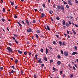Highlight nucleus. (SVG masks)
Here are the masks:
<instances>
[{"mask_svg":"<svg viewBox=\"0 0 78 78\" xmlns=\"http://www.w3.org/2000/svg\"><path fill=\"white\" fill-rule=\"evenodd\" d=\"M60 73L61 74V75H62V71H60Z\"/></svg>","mask_w":78,"mask_h":78,"instance_id":"a18cd8bd","label":"nucleus"},{"mask_svg":"<svg viewBox=\"0 0 78 78\" xmlns=\"http://www.w3.org/2000/svg\"><path fill=\"white\" fill-rule=\"evenodd\" d=\"M13 35L15 37H17V35H16V34H13Z\"/></svg>","mask_w":78,"mask_h":78,"instance_id":"37998d69","label":"nucleus"},{"mask_svg":"<svg viewBox=\"0 0 78 78\" xmlns=\"http://www.w3.org/2000/svg\"><path fill=\"white\" fill-rule=\"evenodd\" d=\"M56 19H57V20H59V17H57L56 18Z\"/></svg>","mask_w":78,"mask_h":78,"instance_id":"603ef678","label":"nucleus"},{"mask_svg":"<svg viewBox=\"0 0 78 78\" xmlns=\"http://www.w3.org/2000/svg\"><path fill=\"white\" fill-rule=\"evenodd\" d=\"M64 55L65 56H67L69 54H68V52L67 51H66L64 52Z\"/></svg>","mask_w":78,"mask_h":78,"instance_id":"7ed1b4c3","label":"nucleus"},{"mask_svg":"<svg viewBox=\"0 0 78 78\" xmlns=\"http://www.w3.org/2000/svg\"><path fill=\"white\" fill-rule=\"evenodd\" d=\"M53 7H54V8H56V5H55V4H54L53 5Z\"/></svg>","mask_w":78,"mask_h":78,"instance_id":"bf43d9fd","label":"nucleus"},{"mask_svg":"<svg viewBox=\"0 0 78 78\" xmlns=\"http://www.w3.org/2000/svg\"><path fill=\"white\" fill-rule=\"evenodd\" d=\"M14 17L15 19H16L17 18V16L16 15H14Z\"/></svg>","mask_w":78,"mask_h":78,"instance_id":"ea45409f","label":"nucleus"},{"mask_svg":"<svg viewBox=\"0 0 78 78\" xmlns=\"http://www.w3.org/2000/svg\"><path fill=\"white\" fill-rule=\"evenodd\" d=\"M39 11H41V12H42V11H43V9H40Z\"/></svg>","mask_w":78,"mask_h":78,"instance_id":"09e8293b","label":"nucleus"},{"mask_svg":"<svg viewBox=\"0 0 78 78\" xmlns=\"http://www.w3.org/2000/svg\"><path fill=\"white\" fill-rule=\"evenodd\" d=\"M53 62V60L52 59H51L50 61V63H51V62Z\"/></svg>","mask_w":78,"mask_h":78,"instance_id":"8fccbe9b","label":"nucleus"},{"mask_svg":"<svg viewBox=\"0 0 78 78\" xmlns=\"http://www.w3.org/2000/svg\"><path fill=\"white\" fill-rule=\"evenodd\" d=\"M35 36L36 37V38H37V39H38L39 38V37H38V35H37V34H35Z\"/></svg>","mask_w":78,"mask_h":78,"instance_id":"2f4dec72","label":"nucleus"},{"mask_svg":"<svg viewBox=\"0 0 78 78\" xmlns=\"http://www.w3.org/2000/svg\"><path fill=\"white\" fill-rule=\"evenodd\" d=\"M61 54H62V55H63V54H64V52L62 50H61Z\"/></svg>","mask_w":78,"mask_h":78,"instance_id":"f704fd0d","label":"nucleus"},{"mask_svg":"<svg viewBox=\"0 0 78 78\" xmlns=\"http://www.w3.org/2000/svg\"><path fill=\"white\" fill-rule=\"evenodd\" d=\"M69 19H70L72 20V19H73V16H69Z\"/></svg>","mask_w":78,"mask_h":78,"instance_id":"c85d7f7f","label":"nucleus"},{"mask_svg":"<svg viewBox=\"0 0 78 78\" xmlns=\"http://www.w3.org/2000/svg\"><path fill=\"white\" fill-rule=\"evenodd\" d=\"M62 11H64V9H65V8H64V6L63 5H61V8Z\"/></svg>","mask_w":78,"mask_h":78,"instance_id":"f03ea898","label":"nucleus"},{"mask_svg":"<svg viewBox=\"0 0 78 78\" xmlns=\"http://www.w3.org/2000/svg\"><path fill=\"white\" fill-rule=\"evenodd\" d=\"M47 28L48 30V31H50V27H49L48 25L47 26Z\"/></svg>","mask_w":78,"mask_h":78,"instance_id":"f8f14e48","label":"nucleus"},{"mask_svg":"<svg viewBox=\"0 0 78 78\" xmlns=\"http://www.w3.org/2000/svg\"><path fill=\"white\" fill-rule=\"evenodd\" d=\"M57 57L58 58H61V56L60 55H58Z\"/></svg>","mask_w":78,"mask_h":78,"instance_id":"864d4df0","label":"nucleus"},{"mask_svg":"<svg viewBox=\"0 0 78 78\" xmlns=\"http://www.w3.org/2000/svg\"><path fill=\"white\" fill-rule=\"evenodd\" d=\"M0 70H3V67H1L0 68Z\"/></svg>","mask_w":78,"mask_h":78,"instance_id":"de8ad7c7","label":"nucleus"},{"mask_svg":"<svg viewBox=\"0 0 78 78\" xmlns=\"http://www.w3.org/2000/svg\"><path fill=\"white\" fill-rule=\"evenodd\" d=\"M10 3H11V5H12V6H13L14 5V2H10Z\"/></svg>","mask_w":78,"mask_h":78,"instance_id":"b1692460","label":"nucleus"},{"mask_svg":"<svg viewBox=\"0 0 78 78\" xmlns=\"http://www.w3.org/2000/svg\"><path fill=\"white\" fill-rule=\"evenodd\" d=\"M15 42L16 43V44H19V43H18V42L17 40H15Z\"/></svg>","mask_w":78,"mask_h":78,"instance_id":"4c0bfd02","label":"nucleus"},{"mask_svg":"<svg viewBox=\"0 0 78 78\" xmlns=\"http://www.w3.org/2000/svg\"><path fill=\"white\" fill-rule=\"evenodd\" d=\"M78 53L76 52H73L72 54V55H77Z\"/></svg>","mask_w":78,"mask_h":78,"instance_id":"0eeeda50","label":"nucleus"},{"mask_svg":"<svg viewBox=\"0 0 78 78\" xmlns=\"http://www.w3.org/2000/svg\"><path fill=\"white\" fill-rule=\"evenodd\" d=\"M26 22L28 25H30V23H29V21H28V20H26Z\"/></svg>","mask_w":78,"mask_h":78,"instance_id":"1a4fd4ad","label":"nucleus"},{"mask_svg":"<svg viewBox=\"0 0 78 78\" xmlns=\"http://www.w3.org/2000/svg\"><path fill=\"white\" fill-rule=\"evenodd\" d=\"M34 78H37V76H36V75H34Z\"/></svg>","mask_w":78,"mask_h":78,"instance_id":"e2e57ef3","label":"nucleus"},{"mask_svg":"<svg viewBox=\"0 0 78 78\" xmlns=\"http://www.w3.org/2000/svg\"><path fill=\"white\" fill-rule=\"evenodd\" d=\"M61 61H58V62H57V64H58V66H59V65H60V64H61Z\"/></svg>","mask_w":78,"mask_h":78,"instance_id":"2eb2a0df","label":"nucleus"},{"mask_svg":"<svg viewBox=\"0 0 78 78\" xmlns=\"http://www.w3.org/2000/svg\"><path fill=\"white\" fill-rule=\"evenodd\" d=\"M40 36L42 37H44V34H43V33H40Z\"/></svg>","mask_w":78,"mask_h":78,"instance_id":"423d86ee","label":"nucleus"},{"mask_svg":"<svg viewBox=\"0 0 78 78\" xmlns=\"http://www.w3.org/2000/svg\"><path fill=\"white\" fill-rule=\"evenodd\" d=\"M12 68L14 70L15 69V68H14V66H12Z\"/></svg>","mask_w":78,"mask_h":78,"instance_id":"13d9d810","label":"nucleus"},{"mask_svg":"<svg viewBox=\"0 0 78 78\" xmlns=\"http://www.w3.org/2000/svg\"><path fill=\"white\" fill-rule=\"evenodd\" d=\"M59 43V44L61 47V46H62V41H59L58 42Z\"/></svg>","mask_w":78,"mask_h":78,"instance_id":"a211bd4d","label":"nucleus"},{"mask_svg":"<svg viewBox=\"0 0 78 78\" xmlns=\"http://www.w3.org/2000/svg\"><path fill=\"white\" fill-rule=\"evenodd\" d=\"M27 33H29V32L30 33L32 31V30L31 28H29L28 29H27Z\"/></svg>","mask_w":78,"mask_h":78,"instance_id":"20e7f679","label":"nucleus"},{"mask_svg":"<svg viewBox=\"0 0 78 78\" xmlns=\"http://www.w3.org/2000/svg\"><path fill=\"white\" fill-rule=\"evenodd\" d=\"M68 4L70 5H72V1L71 0H69L68 1Z\"/></svg>","mask_w":78,"mask_h":78,"instance_id":"39448f33","label":"nucleus"},{"mask_svg":"<svg viewBox=\"0 0 78 78\" xmlns=\"http://www.w3.org/2000/svg\"><path fill=\"white\" fill-rule=\"evenodd\" d=\"M53 44H56V42L55 41H53Z\"/></svg>","mask_w":78,"mask_h":78,"instance_id":"bb28decb","label":"nucleus"},{"mask_svg":"<svg viewBox=\"0 0 78 78\" xmlns=\"http://www.w3.org/2000/svg\"><path fill=\"white\" fill-rule=\"evenodd\" d=\"M42 5L43 8H45V4H42Z\"/></svg>","mask_w":78,"mask_h":78,"instance_id":"cd10ccee","label":"nucleus"},{"mask_svg":"<svg viewBox=\"0 0 78 78\" xmlns=\"http://www.w3.org/2000/svg\"><path fill=\"white\" fill-rule=\"evenodd\" d=\"M22 23H23V25H25V22L23 21H22Z\"/></svg>","mask_w":78,"mask_h":78,"instance_id":"3c124183","label":"nucleus"},{"mask_svg":"<svg viewBox=\"0 0 78 78\" xmlns=\"http://www.w3.org/2000/svg\"><path fill=\"white\" fill-rule=\"evenodd\" d=\"M70 78H73V74H72L70 76Z\"/></svg>","mask_w":78,"mask_h":78,"instance_id":"7c9ffc66","label":"nucleus"},{"mask_svg":"<svg viewBox=\"0 0 78 78\" xmlns=\"http://www.w3.org/2000/svg\"><path fill=\"white\" fill-rule=\"evenodd\" d=\"M63 3H64V4H66V5H67V2H66L65 3V2L64 1L63 2Z\"/></svg>","mask_w":78,"mask_h":78,"instance_id":"49530a36","label":"nucleus"},{"mask_svg":"<svg viewBox=\"0 0 78 78\" xmlns=\"http://www.w3.org/2000/svg\"><path fill=\"white\" fill-rule=\"evenodd\" d=\"M68 22H69V25H71V22H70V21H68Z\"/></svg>","mask_w":78,"mask_h":78,"instance_id":"0e129e2a","label":"nucleus"},{"mask_svg":"<svg viewBox=\"0 0 78 78\" xmlns=\"http://www.w3.org/2000/svg\"><path fill=\"white\" fill-rule=\"evenodd\" d=\"M17 23L18 24V25H19L20 27H22V24H20V22H18Z\"/></svg>","mask_w":78,"mask_h":78,"instance_id":"f3484780","label":"nucleus"},{"mask_svg":"<svg viewBox=\"0 0 78 78\" xmlns=\"http://www.w3.org/2000/svg\"><path fill=\"white\" fill-rule=\"evenodd\" d=\"M36 32L37 33H38V34H39V33H40V30H37L36 31Z\"/></svg>","mask_w":78,"mask_h":78,"instance_id":"4be33fe9","label":"nucleus"},{"mask_svg":"<svg viewBox=\"0 0 78 78\" xmlns=\"http://www.w3.org/2000/svg\"><path fill=\"white\" fill-rule=\"evenodd\" d=\"M1 20L2 21V22H5V19H4V18H2Z\"/></svg>","mask_w":78,"mask_h":78,"instance_id":"c9c22d12","label":"nucleus"},{"mask_svg":"<svg viewBox=\"0 0 78 78\" xmlns=\"http://www.w3.org/2000/svg\"><path fill=\"white\" fill-rule=\"evenodd\" d=\"M7 49L9 53H12V50L11 48H10V47H8L7 48Z\"/></svg>","mask_w":78,"mask_h":78,"instance_id":"f257e3e1","label":"nucleus"},{"mask_svg":"<svg viewBox=\"0 0 78 78\" xmlns=\"http://www.w3.org/2000/svg\"><path fill=\"white\" fill-rule=\"evenodd\" d=\"M44 60L45 61H47V57H45L44 58Z\"/></svg>","mask_w":78,"mask_h":78,"instance_id":"6ab92c4d","label":"nucleus"},{"mask_svg":"<svg viewBox=\"0 0 78 78\" xmlns=\"http://www.w3.org/2000/svg\"><path fill=\"white\" fill-rule=\"evenodd\" d=\"M73 69H74L75 70H76V68H75V67L74 66H73Z\"/></svg>","mask_w":78,"mask_h":78,"instance_id":"680f3d73","label":"nucleus"},{"mask_svg":"<svg viewBox=\"0 0 78 78\" xmlns=\"http://www.w3.org/2000/svg\"><path fill=\"white\" fill-rule=\"evenodd\" d=\"M38 62H40V63H42V60H41V58L39 60H38Z\"/></svg>","mask_w":78,"mask_h":78,"instance_id":"9b49d317","label":"nucleus"},{"mask_svg":"<svg viewBox=\"0 0 78 78\" xmlns=\"http://www.w3.org/2000/svg\"><path fill=\"white\" fill-rule=\"evenodd\" d=\"M49 49L50 50H51V51H52V50H53V49H52V48L51 47H49Z\"/></svg>","mask_w":78,"mask_h":78,"instance_id":"a19ab883","label":"nucleus"},{"mask_svg":"<svg viewBox=\"0 0 78 78\" xmlns=\"http://www.w3.org/2000/svg\"><path fill=\"white\" fill-rule=\"evenodd\" d=\"M74 25H75V27H78V25H77V24H74Z\"/></svg>","mask_w":78,"mask_h":78,"instance_id":"5fc2aeb1","label":"nucleus"},{"mask_svg":"<svg viewBox=\"0 0 78 78\" xmlns=\"http://www.w3.org/2000/svg\"><path fill=\"white\" fill-rule=\"evenodd\" d=\"M62 45H66V41H63L62 43Z\"/></svg>","mask_w":78,"mask_h":78,"instance_id":"5701e85b","label":"nucleus"},{"mask_svg":"<svg viewBox=\"0 0 78 78\" xmlns=\"http://www.w3.org/2000/svg\"><path fill=\"white\" fill-rule=\"evenodd\" d=\"M66 8H67V9H69V6L68 5H66Z\"/></svg>","mask_w":78,"mask_h":78,"instance_id":"393cba45","label":"nucleus"},{"mask_svg":"<svg viewBox=\"0 0 78 78\" xmlns=\"http://www.w3.org/2000/svg\"><path fill=\"white\" fill-rule=\"evenodd\" d=\"M9 45H10V46H11V45H12V44H11V43H9Z\"/></svg>","mask_w":78,"mask_h":78,"instance_id":"774afa93","label":"nucleus"},{"mask_svg":"<svg viewBox=\"0 0 78 78\" xmlns=\"http://www.w3.org/2000/svg\"><path fill=\"white\" fill-rule=\"evenodd\" d=\"M33 23H36V20H33Z\"/></svg>","mask_w":78,"mask_h":78,"instance_id":"473e14b6","label":"nucleus"},{"mask_svg":"<svg viewBox=\"0 0 78 78\" xmlns=\"http://www.w3.org/2000/svg\"><path fill=\"white\" fill-rule=\"evenodd\" d=\"M45 16V14L43 13H42L41 14V18H43Z\"/></svg>","mask_w":78,"mask_h":78,"instance_id":"6e6552de","label":"nucleus"},{"mask_svg":"<svg viewBox=\"0 0 78 78\" xmlns=\"http://www.w3.org/2000/svg\"><path fill=\"white\" fill-rule=\"evenodd\" d=\"M74 48L75 50H77V49H78V48H77V47H76V46H74Z\"/></svg>","mask_w":78,"mask_h":78,"instance_id":"72a5a7b5","label":"nucleus"},{"mask_svg":"<svg viewBox=\"0 0 78 78\" xmlns=\"http://www.w3.org/2000/svg\"><path fill=\"white\" fill-rule=\"evenodd\" d=\"M44 64H42L41 65V67H44Z\"/></svg>","mask_w":78,"mask_h":78,"instance_id":"338daca9","label":"nucleus"},{"mask_svg":"<svg viewBox=\"0 0 78 78\" xmlns=\"http://www.w3.org/2000/svg\"><path fill=\"white\" fill-rule=\"evenodd\" d=\"M55 36L57 37V38H59V36L58 35H55Z\"/></svg>","mask_w":78,"mask_h":78,"instance_id":"052dcab7","label":"nucleus"},{"mask_svg":"<svg viewBox=\"0 0 78 78\" xmlns=\"http://www.w3.org/2000/svg\"><path fill=\"white\" fill-rule=\"evenodd\" d=\"M46 55H47V54L48 53V50H49L47 48H46Z\"/></svg>","mask_w":78,"mask_h":78,"instance_id":"9d476101","label":"nucleus"},{"mask_svg":"<svg viewBox=\"0 0 78 78\" xmlns=\"http://www.w3.org/2000/svg\"><path fill=\"white\" fill-rule=\"evenodd\" d=\"M40 50L41 52H42V53H43V52H44V49H43L41 48Z\"/></svg>","mask_w":78,"mask_h":78,"instance_id":"c756f323","label":"nucleus"},{"mask_svg":"<svg viewBox=\"0 0 78 78\" xmlns=\"http://www.w3.org/2000/svg\"><path fill=\"white\" fill-rule=\"evenodd\" d=\"M53 70L55 71V72H56V68H55V67H53Z\"/></svg>","mask_w":78,"mask_h":78,"instance_id":"79ce46f5","label":"nucleus"},{"mask_svg":"<svg viewBox=\"0 0 78 78\" xmlns=\"http://www.w3.org/2000/svg\"><path fill=\"white\" fill-rule=\"evenodd\" d=\"M57 8H58V9H61V5H58V6H57Z\"/></svg>","mask_w":78,"mask_h":78,"instance_id":"aec40b11","label":"nucleus"},{"mask_svg":"<svg viewBox=\"0 0 78 78\" xmlns=\"http://www.w3.org/2000/svg\"><path fill=\"white\" fill-rule=\"evenodd\" d=\"M62 23H63V25H65V23H66V22H65V20H63L62 21Z\"/></svg>","mask_w":78,"mask_h":78,"instance_id":"a878e982","label":"nucleus"},{"mask_svg":"<svg viewBox=\"0 0 78 78\" xmlns=\"http://www.w3.org/2000/svg\"><path fill=\"white\" fill-rule=\"evenodd\" d=\"M2 11L3 12H5V9L4 8H3V10Z\"/></svg>","mask_w":78,"mask_h":78,"instance_id":"e433bc0d","label":"nucleus"},{"mask_svg":"<svg viewBox=\"0 0 78 78\" xmlns=\"http://www.w3.org/2000/svg\"><path fill=\"white\" fill-rule=\"evenodd\" d=\"M13 72H14V70H12L11 71L9 72V75H11V73H12Z\"/></svg>","mask_w":78,"mask_h":78,"instance_id":"412c9836","label":"nucleus"},{"mask_svg":"<svg viewBox=\"0 0 78 78\" xmlns=\"http://www.w3.org/2000/svg\"><path fill=\"white\" fill-rule=\"evenodd\" d=\"M75 2L76 3H78V1L77 0H75Z\"/></svg>","mask_w":78,"mask_h":78,"instance_id":"c03bdc74","label":"nucleus"},{"mask_svg":"<svg viewBox=\"0 0 78 78\" xmlns=\"http://www.w3.org/2000/svg\"><path fill=\"white\" fill-rule=\"evenodd\" d=\"M65 24L66 26V27H69V24L67 22H66Z\"/></svg>","mask_w":78,"mask_h":78,"instance_id":"4468645a","label":"nucleus"},{"mask_svg":"<svg viewBox=\"0 0 78 78\" xmlns=\"http://www.w3.org/2000/svg\"><path fill=\"white\" fill-rule=\"evenodd\" d=\"M24 54L25 55H26L27 54V52L25 51L24 52Z\"/></svg>","mask_w":78,"mask_h":78,"instance_id":"4d7b16f0","label":"nucleus"},{"mask_svg":"<svg viewBox=\"0 0 78 78\" xmlns=\"http://www.w3.org/2000/svg\"><path fill=\"white\" fill-rule=\"evenodd\" d=\"M15 63L16 64L17 63V62H19V61L17 60V59H16V60L15 61Z\"/></svg>","mask_w":78,"mask_h":78,"instance_id":"dca6fc26","label":"nucleus"},{"mask_svg":"<svg viewBox=\"0 0 78 78\" xmlns=\"http://www.w3.org/2000/svg\"><path fill=\"white\" fill-rule=\"evenodd\" d=\"M18 51L19 54H21L22 53V52L19 50H18Z\"/></svg>","mask_w":78,"mask_h":78,"instance_id":"ddd939ff","label":"nucleus"},{"mask_svg":"<svg viewBox=\"0 0 78 78\" xmlns=\"http://www.w3.org/2000/svg\"><path fill=\"white\" fill-rule=\"evenodd\" d=\"M15 9H17V6H15Z\"/></svg>","mask_w":78,"mask_h":78,"instance_id":"69168bd1","label":"nucleus"},{"mask_svg":"<svg viewBox=\"0 0 78 78\" xmlns=\"http://www.w3.org/2000/svg\"><path fill=\"white\" fill-rule=\"evenodd\" d=\"M51 22H53V18H52V17H51Z\"/></svg>","mask_w":78,"mask_h":78,"instance_id":"6e6d98bb","label":"nucleus"},{"mask_svg":"<svg viewBox=\"0 0 78 78\" xmlns=\"http://www.w3.org/2000/svg\"><path fill=\"white\" fill-rule=\"evenodd\" d=\"M49 13H50V14H52V13H53V11H49Z\"/></svg>","mask_w":78,"mask_h":78,"instance_id":"58836bf2","label":"nucleus"}]
</instances>
